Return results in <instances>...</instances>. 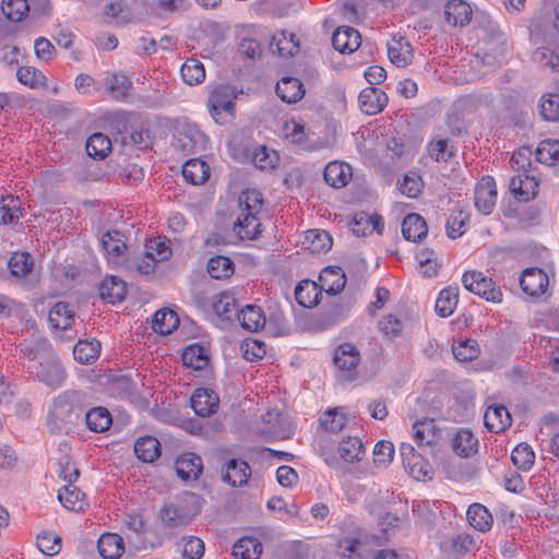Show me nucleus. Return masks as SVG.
Returning a JSON list of instances; mask_svg holds the SVG:
<instances>
[{
    "mask_svg": "<svg viewBox=\"0 0 559 559\" xmlns=\"http://www.w3.org/2000/svg\"><path fill=\"white\" fill-rule=\"evenodd\" d=\"M176 2H109L105 7V19L108 23L127 24L153 17L164 19L176 11Z\"/></svg>",
    "mask_w": 559,
    "mask_h": 559,
    "instance_id": "f257e3e1",
    "label": "nucleus"
},
{
    "mask_svg": "<svg viewBox=\"0 0 559 559\" xmlns=\"http://www.w3.org/2000/svg\"><path fill=\"white\" fill-rule=\"evenodd\" d=\"M263 206V198L260 191L252 189L243 191L239 195V214L234 230L241 239H253L260 233L258 214Z\"/></svg>",
    "mask_w": 559,
    "mask_h": 559,
    "instance_id": "f03ea898",
    "label": "nucleus"
},
{
    "mask_svg": "<svg viewBox=\"0 0 559 559\" xmlns=\"http://www.w3.org/2000/svg\"><path fill=\"white\" fill-rule=\"evenodd\" d=\"M241 91L230 84H218L212 87L209 96V109L217 123H224L234 115L235 100Z\"/></svg>",
    "mask_w": 559,
    "mask_h": 559,
    "instance_id": "7ed1b4c3",
    "label": "nucleus"
},
{
    "mask_svg": "<svg viewBox=\"0 0 559 559\" xmlns=\"http://www.w3.org/2000/svg\"><path fill=\"white\" fill-rule=\"evenodd\" d=\"M360 353L358 348L345 343L335 348L333 364L336 369V378L341 382H352L358 377Z\"/></svg>",
    "mask_w": 559,
    "mask_h": 559,
    "instance_id": "20e7f679",
    "label": "nucleus"
},
{
    "mask_svg": "<svg viewBox=\"0 0 559 559\" xmlns=\"http://www.w3.org/2000/svg\"><path fill=\"white\" fill-rule=\"evenodd\" d=\"M462 284L464 288L487 301L500 304L503 299V294L500 287L483 272L466 271L462 275Z\"/></svg>",
    "mask_w": 559,
    "mask_h": 559,
    "instance_id": "39448f33",
    "label": "nucleus"
},
{
    "mask_svg": "<svg viewBox=\"0 0 559 559\" xmlns=\"http://www.w3.org/2000/svg\"><path fill=\"white\" fill-rule=\"evenodd\" d=\"M91 405L90 396L83 391H66L58 395L53 402V414L61 420H71V417L80 416Z\"/></svg>",
    "mask_w": 559,
    "mask_h": 559,
    "instance_id": "423d86ee",
    "label": "nucleus"
},
{
    "mask_svg": "<svg viewBox=\"0 0 559 559\" xmlns=\"http://www.w3.org/2000/svg\"><path fill=\"white\" fill-rule=\"evenodd\" d=\"M206 135L198 126L187 123L181 126L175 135L174 146L183 154H194L206 148Z\"/></svg>",
    "mask_w": 559,
    "mask_h": 559,
    "instance_id": "0eeeda50",
    "label": "nucleus"
},
{
    "mask_svg": "<svg viewBox=\"0 0 559 559\" xmlns=\"http://www.w3.org/2000/svg\"><path fill=\"white\" fill-rule=\"evenodd\" d=\"M400 455L406 472L416 480H427L432 477V468L420 453L407 442L401 443Z\"/></svg>",
    "mask_w": 559,
    "mask_h": 559,
    "instance_id": "6e6552de",
    "label": "nucleus"
},
{
    "mask_svg": "<svg viewBox=\"0 0 559 559\" xmlns=\"http://www.w3.org/2000/svg\"><path fill=\"white\" fill-rule=\"evenodd\" d=\"M100 245L109 264L121 266L126 262L128 247L126 238L120 231L107 230L102 235Z\"/></svg>",
    "mask_w": 559,
    "mask_h": 559,
    "instance_id": "1a4fd4ad",
    "label": "nucleus"
},
{
    "mask_svg": "<svg viewBox=\"0 0 559 559\" xmlns=\"http://www.w3.org/2000/svg\"><path fill=\"white\" fill-rule=\"evenodd\" d=\"M261 433L278 440H285L293 436V424L277 409H270L262 416Z\"/></svg>",
    "mask_w": 559,
    "mask_h": 559,
    "instance_id": "9d476101",
    "label": "nucleus"
},
{
    "mask_svg": "<svg viewBox=\"0 0 559 559\" xmlns=\"http://www.w3.org/2000/svg\"><path fill=\"white\" fill-rule=\"evenodd\" d=\"M498 192L496 181L490 176H484L475 186L474 203L484 215H489L497 203Z\"/></svg>",
    "mask_w": 559,
    "mask_h": 559,
    "instance_id": "9b49d317",
    "label": "nucleus"
},
{
    "mask_svg": "<svg viewBox=\"0 0 559 559\" xmlns=\"http://www.w3.org/2000/svg\"><path fill=\"white\" fill-rule=\"evenodd\" d=\"M520 284L525 294L537 297L546 293L549 278L542 269L528 267L522 272Z\"/></svg>",
    "mask_w": 559,
    "mask_h": 559,
    "instance_id": "f8f14e48",
    "label": "nucleus"
},
{
    "mask_svg": "<svg viewBox=\"0 0 559 559\" xmlns=\"http://www.w3.org/2000/svg\"><path fill=\"white\" fill-rule=\"evenodd\" d=\"M218 404V395L207 388L197 389L191 396V407L201 417H209L216 413Z\"/></svg>",
    "mask_w": 559,
    "mask_h": 559,
    "instance_id": "ddd939ff",
    "label": "nucleus"
},
{
    "mask_svg": "<svg viewBox=\"0 0 559 559\" xmlns=\"http://www.w3.org/2000/svg\"><path fill=\"white\" fill-rule=\"evenodd\" d=\"M206 307L207 311H211L222 321L231 320L234 316L237 317L238 312L236 298L229 293L213 296Z\"/></svg>",
    "mask_w": 559,
    "mask_h": 559,
    "instance_id": "4468645a",
    "label": "nucleus"
},
{
    "mask_svg": "<svg viewBox=\"0 0 559 559\" xmlns=\"http://www.w3.org/2000/svg\"><path fill=\"white\" fill-rule=\"evenodd\" d=\"M36 369V376L48 386L59 388L66 380V371L57 360L39 362L38 366H29L28 369Z\"/></svg>",
    "mask_w": 559,
    "mask_h": 559,
    "instance_id": "2eb2a0df",
    "label": "nucleus"
},
{
    "mask_svg": "<svg viewBox=\"0 0 559 559\" xmlns=\"http://www.w3.org/2000/svg\"><path fill=\"white\" fill-rule=\"evenodd\" d=\"M361 44L358 31L349 26L337 27L332 36L333 47L342 53L356 51Z\"/></svg>",
    "mask_w": 559,
    "mask_h": 559,
    "instance_id": "dca6fc26",
    "label": "nucleus"
},
{
    "mask_svg": "<svg viewBox=\"0 0 559 559\" xmlns=\"http://www.w3.org/2000/svg\"><path fill=\"white\" fill-rule=\"evenodd\" d=\"M358 103L365 114L376 115L386 106L388 97L380 88L370 86L360 92Z\"/></svg>",
    "mask_w": 559,
    "mask_h": 559,
    "instance_id": "f3484780",
    "label": "nucleus"
},
{
    "mask_svg": "<svg viewBox=\"0 0 559 559\" xmlns=\"http://www.w3.org/2000/svg\"><path fill=\"white\" fill-rule=\"evenodd\" d=\"M511 415L507 407L500 404L489 405L484 415L486 428L495 433L504 431L511 425Z\"/></svg>",
    "mask_w": 559,
    "mask_h": 559,
    "instance_id": "a211bd4d",
    "label": "nucleus"
},
{
    "mask_svg": "<svg viewBox=\"0 0 559 559\" xmlns=\"http://www.w3.org/2000/svg\"><path fill=\"white\" fill-rule=\"evenodd\" d=\"M538 181L533 175L527 173L518 174L510 180L511 192L520 200L527 202L537 194Z\"/></svg>",
    "mask_w": 559,
    "mask_h": 559,
    "instance_id": "6ab92c4d",
    "label": "nucleus"
},
{
    "mask_svg": "<svg viewBox=\"0 0 559 559\" xmlns=\"http://www.w3.org/2000/svg\"><path fill=\"white\" fill-rule=\"evenodd\" d=\"M388 56L399 68L408 66L414 57L411 44L402 36H393L388 43Z\"/></svg>",
    "mask_w": 559,
    "mask_h": 559,
    "instance_id": "aec40b11",
    "label": "nucleus"
},
{
    "mask_svg": "<svg viewBox=\"0 0 559 559\" xmlns=\"http://www.w3.org/2000/svg\"><path fill=\"white\" fill-rule=\"evenodd\" d=\"M251 475L249 464L242 460H230L222 471L223 480L233 487H241L248 483Z\"/></svg>",
    "mask_w": 559,
    "mask_h": 559,
    "instance_id": "412c9836",
    "label": "nucleus"
},
{
    "mask_svg": "<svg viewBox=\"0 0 559 559\" xmlns=\"http://www.w3.org/2000/svg\"><path fill=\"white\" fill-rule=\"evenodd\" d=\"M58 500L70 511L83 512L88 507L85 493L73 484H68L59 489Z\"/></svg>",
    "mask_w": 559,
    "mask_h": 559,
    "instance_id": "4be33fe9",
    "label": "nucleus"
},
{
    "mask_svg": "<svg viewBox=\"0 0 559 559\" xmlns=\"http://www.w3.org/2000/svg\"><path fill=\"white\" fill-rule=\"evenodd\" d=\"M478 438L468 429H460L451 439L454 453L461 457H471L478 451Z\"/></svg>",
    "mask_w": 559,
    "mask_h": 559,
    "instance_id": "5701e85b",
    "label": "nucleus"
},
{
    "mask_svg": "<svg viewBox=\"0 0 559 559\" xmlns=\"http://www.w3.org/2000/svg\"><path fill=\"white\" fill-rule=\"evenodd\" d=\"M271 50L282 58H290L299 51V40L294 33L276 32L271 41Z\"/></svg>",
    "mask_w": 559,
    "mask_h": 559,
    "instance_id": "b1692460",
    "label": "nucleus"
},
{
    "mask_svg": "<svg viewBox=\"0 0 559 559\" xmlns=\"http://www.w3.org/2000/svg\"><path fill=\"white\" fill-rule=\"evenodd\" d=\"M276 94L285 103L294 104L299 102L305 95V88L301 81L294 76H285L276 84Z\"/></svg>",
    "mask_w": 559,
    "mask_h": 559,
    "instance_id": "393cba45",
    "label": "nucleus"
},
{
    "mask_svg": "<svg viewBox=\"0 0 559 559\" xmlns=\"http://www.w3.org/2000/svg\"><path fill=\"white\" fill-rule=\"evenodd\" d=\"M127 294L126 283L117 276H106L99 286V295L109 304L120 302Z\"/></svg>",
    "mask_w": 559,
    "mask_h": 559,
    "instance_id": "a878e982",
    "label": "nucleus"
},
{
    "mask_svg": "<svg viewBox=\"0 0 559 559\" xmlns=\"http://www.w3.org/2000/svg\"><path fill=\"white\" fill-rule=\"evenodd\" d=\"M544 429H547L548 439H542L543 449L559 459V418L554 415H547L543 418V428L540 433L544 435Z\"/></svg>",
    "mask_w": 559,
    "mask_h": 559,
    "instance_id": "bb28decb",
    "label": "nucleus"
},
{
    "mask_svg": "<svg viewBox=\"0 0 559 559\" xmlns=\"http://www.w3.org/2000/svg\"><path fill=\"white\" fill-rule=\"evenodd\" d=\"M202 468V460L194 453H185L176 461L177 475L183 480L197 479Z\"/></svg>",
    "mask_w": 559,
    "mask_h": 559,
    "instance_id": "cd10ccee",
    "label": "nucleus"
},
{
    "mask_svg": "<svg viewBox=\"0 0 559 559\" xmlns=\"http://www.w3.org/2000/svg\"><path fill=\"white\" fill-rule=\"evenodd\" d=\"M352 167L346 163L332 162L324 169L323 177L334 188L345 187L352 178Z\"/></svg>",
    "mask_w": 559,
    "mask_h": 559,
    "instance_id": "c85d7f7f",
    "label": "nucleus"
},
{
    "mask_svg": "<svg viewBox=\"0 0 559 559\" xmlns=\"http://www.w3.org/2000/svg\"><path fill=\"white\" fill-rule=\"evenodd\" d=\"M237 320L240 325L249 332H258L266 322L262 309L254 305H248L238 311Z\"/></svg>",
    "mask_w": 559,
    "mask_h": 559,
    "instance_id": "c756f323",
    "label": "nucleus"
},
{
    "mask_svg": "<svg viewBox=\"0 0 559 559\" xmlns=\"http://www.w3.org/2000/svg\"><path fill=\"white\" fill-rule=\"evenodd\" d=\"M319 280L321 288L332 295L342 292L346 284L345 274L340 266H328L323 269Z\"/></svg>",
    "mask_w": 559,
    "mask_h": 559,
    "instance_id": "7c9ffc66",
    "label": "nucleus"
},
{
    "mask_svg": "<svg viewBox=\"0 0 559 559\" xmlns=\"http://www.w3.org/2000/svg\"><path fill=\"white\" fill-rule=\"evenodd\" d=\"M321 290V286L316 282L304 280L296 286L295 298L300 306L305 308H312L319 304Z\"/></svg>",
    "mask_w": 559,
    "mask_h": 559,
    "instance_id": "2f4dec72",
    "label": "nucleus"
},
{
    "mask_svg": "<svg viewBox=\"0 0 559 559\" xmlns=\"http://www.w3.org/2000/svg\"><path fill=\"white\" fill-rule=\"evenodd\" d=\"M473 10L469 2H447L444 7V16L449 24L453 26H464L471 22Z\"/></svg>",
    "mask_w": 559,
    "mask_h": 559,
    "instance_id": "473e14b6",
    "label": "nucleus"
},
{
    "mask_svg": "<svg viewBox=\"0 0 559 559\" xmlns=\"http://www.w3.org/2000/svg\"><path fill=\"white\" fill-rule=\"evenodd\" d=\"M427 231L426 222L419 214H408L402 222V234L408 241H420Z\"/></svg>",
    "mask_w": 559,
    "mask_h": 559,
    "instance_id": "72a5a7b5",
    "label": "nucleus"
},
{
    "mask_svg": "<svg viewBox=\"0 0 559 559\" xmlns=\"http://www.w3.org/2000/svg\"><path fill=\"white\" fill-rule=\"evenodd\" d=\"M97 548L103 558L118 559L124 550L123 539L118 534H103L98 539Z\"/></svg>",
    "mask_w": 559,
    "mask_h": 559,
    "instance_id": "f704fd0d",
    "label": "nucleus"
},
{
    "mask_svg": "<svg viewBox=\"0 0 559 559\" xmlns=\"http://www.w3.org/2000/svg\"><path fill=\"white\" fill-rule=\"evenodd\" d=\"M182 176L192 185H202L210 177V166L200 158L189 159L182 166Z\"/></svg>",
    "mask_w": 559,
    "mask_h": 559,
    "instance_id": "c9c22d12",
    "label": "nucleus"
},
{
    "mask_svg": "<svg viewBox=\"0 0 559 559\" xmlns=\"http://www.w3.org/2000/svg\"><path fill=\"white\" fill-rule=\"evenodd\" d=\"M466 516L471 526L479 532L489 531L493 523L491 513L480 503L471 504L467 509Z\"/></svg>",
    "mask_w": 559,
    "mask_h": 559,
    "instance_id": "e433bc0d",
    "label": "nucleus"
},
{
    "mask_svg": "<svg viewBox=\"0 0 559 559\" xmlns=\"http://www.w3.org/2000/svg\"><path fill=\"white\" fill-rule=\"evenodd\" d=\"M333 240L325 230H307L302 246L312 253L326 252L332 248Z\"/></svg>",
    "mask_w": 559,
    "mask_h": 559,
    "instance_id": "4c0bfd02",
    "label": "nucleus"
},
{
    "mask_svg": "<svg viewBox=\"0 0 559 559\" xmlns=\"http://www.w3.org/2000/svg\"><path fill=\"white\" fill-rule=\"evenodd\" d=\"M49 322L53 329L67 330L74 322V311L66 302H57L49 311Z\"/></svg>",
    "mask_w": 559,
    "mask_h": 559,
    "instance_id": "58836bf2",
    "label": "nucleus"
},
{
    "mask_svg": "<svg viewBox=\"0 0 559 559\" xmlns=\"http://www.w3.org/2000/svg\"><path fill=\"white\" fill-rule=\"evenodd\" d=\"M338 454L347 463L359 462L365 455V448L357 437L343 438L338 443Z\"/></svg>",
    "mask_w": 559,
    "mask_h": 559,
    "instance_id": "ea45409f",
    "label": "nucleus"
},
{
    "mask_svg": "<svg viewBox=\"0 0 559 559\" xmlns=\"http://www.w3.org/2000/svg\"><path fill=\"white\" fill-rule=\"evenodd\" d=\"M134 452L141 461L151 463L160 455V443L154 437H141L135 441Z\"/></svg>",
    "mask_w": 559,
    "mask_h": 559,
    "instance_id": "a19ab883",
    "label": "nucleus"
},
{
    "mask_svg": "<svg viewBox=\"0 0 559 559\" xmlns=\"http://www.w3.org/2000/svg\"><path fill=\"white\" fill-rule=\"evenodd\" d=\"M459 302V288L457 287H447L439 293V296L436 300V312L442 317L447 318L451 316Z\"/></svg>",
    "mask_w": 559,
    "mask_h": 559,
    "instance_id": "79ce46f5",
    "label": "nucleus"
},
{
    "mask_svg": "<svg viewBox=\"0 0 559 559\" xmlns=\"http://www.w3.org/2000/svg\"><path fill=\"white\" fill-rule=\"evenodd\" d=\"M181 358L185 366L194 370H202L209 365L207 350L200 344L186 347Z\"/></svg>",
    "mask_w": 559,
    "mask_h": 559,
    "instance_id": "37998d69",
    "label": "nucleus"
},
{
    "mask_svg": "<svg viewBox=\"0 0 559 559\" xmlns=\"http://www.w3.org/2000/svg\"><path fill=\"white\" fill-rule=\"evenodd\" d=\"M179 325L178 314L168 309H160L155 312L152 329L162 335L170 334Z\"/></svg>",
    "mask_w": 559,
    "mask_h": 559,
    "instance_id": "c03bdc74",
    "label": "nucleus"
},
{
    "mask_svg": "<svg viewBox=\"0 0 559 559\" xmlns=\"http://www.w3.org/2000/svg\"><path fill=\"white\" fill-rule=\"evenodd\" d=\"M85 423L90 430L104 432L110 427L112 419L107 408L98 406L86 412Z\"/></svg>",
    "mask_w": 559,
    "mask_h": 559,
    "instance_id": "a18cd8bd",
    "label": "nucleus"
},
{
    "mask_svg": "<svg viewBox=\"0 0 559 559\" xmlns=\"http://www.w3.org/2000/svg\"><path fill=\"white\" fill-rule=\"evenodd\" d=\"M262 544L254 537H242L233 547L235 559H259Z\"/></svg>",
    "mask_w": 559,
    "mask_h": 559,
    "instance_id": "49530a36",
    "label": "nucleus"
},
{
    "mask_svg": "<svg viewBox=\"0 0 559 559\" xmlns=\"http://www.w3.org/2000/svg\"><path fill=\"white\" fill-rule=\"evenodd\" d=\"M104 86L114 99L122 100L128 95L131 82L123 74L112 73L106 75Z\"/></svg>",
    "mask_w": 559,
    "mask_h": 559,
    "instance_id": "de8ad7c7",
    "label": "nucleus"
},
{
    "mask_svg": "<svg viewBox=\"0 0 559 559\" xmlns=\"http://www.w3.org/2000/svg\"><path fill=\"white\" fill-rule=\"evenodd\" d=\"M100 354V343L96 340L79 341L73 347V357L83 365L94 362Z\"/></svg>",
    "mask_w": 559,
    "mask_h": 559,
    "instance_id": "09e8293b",
    "label": "nucleus"
},
{
    "mask_svg": "<svg viewBox=\"0 0 559 559\" xmlns=\"http://www.w3.org/2000/svg\"><path fill=\"white\" fill-rule=\"evenodd\" d=\"M282 132L285 139L295 144L302 143L310 135V129L306 127V123L296 118L286 120L283 123Z\"/></svg>",
    "mask_w": 559,
    "mask_h": 559,
    "instance_id": "8fccbe9b",
    "label": "nucleus"
},
{
    "mask_svg": "<svg viewBox=\"0 0 559 559\" xmlns=\"http://www.w3.org/2000/svg\"><path fill=\"white\" fill-rule=\"evenodd\" d=\"M85 148L88 156L103 159L111 151V141L103 133H94L88 138Z\"/></svg>",
    "mask_w": 559,
    "mask_h": 559,
    "instance_id": "3c124183",
    "label": "nucleus"
},
{
    "mask_svg": "<svg viewBox=\"0 0 559 559\" xmlns=\"http://www.w3.org/2000/svg\"><path fill=\"white\" fill-rule=\"evenodd\" d=\"M21 217V202L13 195L0 200V223L13 224Z\"/></svg>",
    "mask_w": 559,
    "mask_h": 559,
    "instance_id": "603ef678",
    "label": "nucleus"
},
{
    "mask_svg": "<svg viewBox=\"0 0 559 559\" xmlns=\"http://www.w3.org/2000/svg\"><path fill=\"white\" fill-rule=\"evenodd\" d=\"M33 259L28 253L15 252L8 261V267L12 276L23 278L28 275L33 267Z\"/></svg>",
    "mask_w": 559,
    "mask_h": 559,
    "instance_id": "864d4df0",
    "label": "nucleus"
},
{
    "mask_svg": "<svg viewBox=\"0 0 559 559\" xmlns=\"http://www.w3.org/2000/svg\"><path fill=\"white\" fill-rule=\"evenodd\" d=\"M182 80L189 85H197L204 81L205 69L201 61L190 58L181 67Z\"/></svg>",
    "mask_w": 559,
    "mask_h": 559,
    "instance_id": "5fc2aeb1",
    "label": "nucleus"
},
{
    "mask_svg": "<svg viewBox=\"0 0 559 559\" xmlns=\"http://www.w3.org/2000/svg\"><path fill=\"white\" fill-rule=\"evenodd\" d=\"M413 435L418 447L432 444L436 441L433 420L425 419L415 423L413 425Z\"/></svg>",
    "mask_w": 559,
    "mask_h": 559,
    "instance_id": "6e6d98bb",
    "label": "nucleus"
},
{
    "mask_svg": "<svg viewBox=\"0 0 559 559\" xmlns=\"http://www.w3.org/2000/svg\"><path fill=\"white\" fill-rule=\"evenodd\" d=\"M207 272L212 278L222 280L229 277L234 272L233 261L223 255L211 258L207 262Z\"/></svg>",
    "mask_w": 559,
    "mask_h": 559,
    "instance_id": "4d7b16f0",
    "label": "nucleus"
},
{
    "mask_svg": "<svg viewBox=\"0 0 559 559\" xmlns=\"http://www.w3.org/2000/svg\"><path fill=\"white\" fill-rule=\"evenodd\" d=\"M468 214L463 210H454L447 219V235L451 239L461 237L466 231Z\"/></svg>",
    "mask_w": 559,
    "mask_h": 559,
    "instance_id": "13d9d810",
    "label": "nucleus"
},
{
    "mask_svg": "<svg viewBox=\"0 0 559 559\" xmlns=\"http://www.w3.org/2000/svg\"><path fill=\"white\" fill-rule=\"evenodd\" d=\"M19 82L31 88H40L46 85V76L34 67H21L16 72Z\"/></svg>",
    "mask_w": 559,
    "mask_h": 559,
    "instance_id": "bf43d9fd",
    "label": "nucleus"
},
{
    "mask_svg": "<svg viewBox=\"0 0 559 559\" xmlns=\"http://www.w3.org/2000/svg\"><path fill=\"white\" fill-rule=\"evenodd\" d=\"M536 159L546 165H552L559 160V141L545 140L535 151Z\"/></svg>",
    "mask_w": 559,
    "mask_h": 559,
    "instance_id": "052dcab7",
    "label": "nucleus"
},
{
    "mask_svg": "<svg viewBox=\"0 0 559 559\" xmlns=\"http://www.w3.org/2000/svg\"><path fill=\"white\" fill-rule=\"evenodd\" d=\"M428 153L436 162H447L454 154V145L449 139H433L428 145Z\"/></svg>",
    "mask_w": 559,
    "mask_h": 559,
    "instance_id": "680f3d73",
    "label": "nucleus"
},
{
    "mask_svg": "<svg viewBox=\"0 0 559 559\" xmlns=\"http://www.w3.org/2000/svg\"><path fill=\"white\" fill-rule=\"evenodd\" d=\"M511 460L519 469L528 471L534 464L535 453L527 443H520L513 449Z\"/></svg>",
    "mask_w": 559,
    "mask_h": 559,
    "instance_id": "e2e57ef3",
    "label": "nucleus"
},
{
    "mask_svg": "<svg viewBox=\"0 0 559 559\" xmlns=\"http://www.w3.org/2000/svg\"><path fill=\"white\" fill-rule=\"evenodd\" d=\"M160 519L163 523L169 527L185 526L190 523V518L183 510L170 504L166 506L160 511Z\"/></svg>",
    "mask_w": 559,
    "mask_h": 559,
    "instance_id": "0e129e2a",
    "label": "nucleus"
},
{
    "mask_svg": "<svg viewBox=\"0 0 559 559\" xmlns=\"http://www.w3.org/2000/svg\"><path fill=\"white\" fill-rule=\"evenodd\" d=\"M145 251L158 262L168 260L173 253L169 240L162 237L150 239L145 246Z\"/></svg>",
    "mask_w": 559,
    "mask_h": 559,
    "instance_id": "69168bd1",
    "label": "nucleus"
},
{
    "mask_svg": "<svg viewBox=\"0 0 559 559\" xmlns=\"http://www.w3.org/2000/svg\"><path fill=\"white\" fill-rule=\"evenodd\" d=\"M178 545L181 548L182 556L188 559H200L204 555V543L195 536L182 537Z\"/></svg>",
    "mask_w": 559,
    "mask_h": 559,
    "instance_id": "338daca9",
    "label": "nucleus"
},
{
    "mask_svg": "<svg viewBox=\"0 0 559 559\" xmlns=\"http://www.w3.org/2000/svg\"><path fill=\"white\" fill-rule=\"evenodd\" d=\"M539 108L540 115L545 120H559V95L554 93L544 95L542 97Z\"/></svg>",
    "mask_w": 559,
    "mask_h": 559,
    "instance_id": "774afa93",
    "label": "nucleus"
}]
</instances>
